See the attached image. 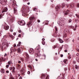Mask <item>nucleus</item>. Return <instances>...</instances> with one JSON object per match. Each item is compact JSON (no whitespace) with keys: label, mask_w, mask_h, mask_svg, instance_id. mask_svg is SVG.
<instances>
[{"label":"nucleus","mask_w":79,"mask_h":79,"mask_svg":"<svg viewBox=\"0 0 79 79\" xmlns=\"http://www.w3.org/2000/svg\"><path fill=\"white\" fill-rule=\"evenodd\" d=\"M7 22L10 23V24H11L13 23L14 21V19L10 17H7Z\"/></svg>","instance_id":"nucleus-1"},{"label":"nucleus","mask_w":79,"mask_h":79,"mask_svg":"<svg viewBox=\"0 0 79 79\" xmlns=\"http://www.w3.org/2000/svg\"><path fill=\"white\" fill-rule=\"evenodd\" d=\"M25 23H25V22L23 20H22L20 21H19L18 22V24H19L21 26H23L24 25Z\"/></svg>","instance_id":"nucleus-2"},{"label":"nucleus","mask_w":79,"mask_h":79,"mask_svg":"<svg viewBox=\"0 0 79 79\" xmlns=\"http://www.w3.org/2000/svg\"><path fill=\"white\" fill-rule=\"evenodd\" d=\"M66 32H68V30H67V29H65L64 31V36L63 37H66Z\"/></svg>","instance_id":"nucleus-3"},{"label":"nucleus","mask_w":79,"mask_h":79,"mask_svg":"<svg viewBox=\"0 0 79 79\" xmlns=\"http://www.w3.org/2000/svg\"><path fill=\"white\" fill-rule=\"evenodd\" d=\"M55 10L56 12H58L59 9H60V6L57 5L55 7Z\"/></svg>","instance_id":"nucleus-4"},{"label":"nucleus","mask_w":79,"mask_h":79,"mask_svg":"<svg viewBox=\"0 0 79 79\" xmlns=\"http://www.w3.org/2000/svg\"><path fill=\"white\" fill-rule=\"evenodd\" d=\"M57 23L59 26H64V23H61L60 21L58 22Z\"/></svg>","instance_id":"nucleus-5"},{"label":"nucleus","mask_w":79,"mask_h":79,"mask_svg":"<svg viewBox=\"0 0 79 79\" xmlns=\"http://www.w3.org/2000/svg\"><path fill=\"white\" fill-rule=\"evenodd\" d=\"M8 11V8L7 7H5L4 9L2 11V13H4V12H6Z\"/></svg>","instance_id":"nucleus-6"},{"label":"nucleus","mask_w":79,"mask_h":79,"mask_svg":"<svg viewBox=\"0 0 79 79\" xmlns=\"http://www.w3.org/2000/svg\"><path fill=\"white\" fill-rule=\"evenodd\" d=\"M7 40H5L3 42L2 45L3 46L5 45V44H7Z\"/></svg>","instance_id":"nucleus-7"},{"label":"nucleus","mask_w":79,"mask_h":79,"mask_svg":"<svg viewBox=\"0 0 79 79\" xmlns=\"http://www.w3.org/2000/svg\"><path fill=\"white\" fill-rule=\"evenodd\" d=\"M35 19V18H34V17L33 15H31L29 18L30 20H34Z\"/></svg>","instance_id":"nucleus-8"},{"label":"nucleus","mask_w":79,"mask_h":79,"mask_svg":"<svg viewBox=\"0 0 79 79\" xmlns=\"http://www.w3.org/2000/svg\"><path fill=\"white\" fill-rule=\"evenodd\" d=\"M43 24H44V25H48V22L47 20H45L43 22Z\"/></svg>","instance_id":"nucleus-9"},{"label":"nucleus","mask_w":79,"mask_h":79,"mask_svg":"<svg viewBox=\"0 0 79 79\" xmlns=\"http://www.w3.org/2000/svg\"><path fill=\"white\" fill-rule=\"evenodd\" d=\"M68 13H69V10H67L66 11H64V15H68Z\"/></svg>","instance_id":"nucleus-10"},{"label":"nucleus","mask_w":79,"mask_h":79,"mask_svg":"<svg viewBox=\"0 0 79 79\" xmlns=\"http://www.w3.org/2000/svg\"><path fill=\"white\" fill-rule=\"evenodd\" d=\"M4 29L6 30H8V29H9V26H5L4 27Z\"/></svg>","instance_id":"nucleus-11"},{"label":"nucleus","mask_w":79,"mask_h":79,"mask_svg":"<svg viewBox=\"0 0 79 79\" xmlns=\"http://www.w3.org/2000/svg\"><path fill=\"white\" fill-rule=\"evenodd\" d=\"M45 76H46L45 74H43L42 76H41L42 79H45Z\"/></svg>","instance_id":"nucleus-12"},{"label":"nucleus","mask_w":79,"mask_h":79,"mask_svg":"<svg viewBox=\"0 0 79 79\" xmlns=\"http://www.w3.org/2000/svg\"><path fill=\"white\" fill-rule=\"evenodd\" d=\"M9 79H14V78L11 73L10 74V78Z\"/></svg>","instance_id":"nucleus-13"},{"label":"nucleus","mask_w":79,"mask_h":79,"mask_svg":"<svg viewBox=\"0 0 79 79\" xmlns=\"http://www.w3.org/2000/svg\"><path fill=\"white\" fill-rule=\"evenodd\" d=\"M63 62L65 63V64H67L68 63V60H64L63 61Z\"/></svg>","instance_id":"nucleus-14"},{"label":"nucleus","mask_w":79,"mask_h":79,"mask_svg":"<svg viewBox=\"0 0 79 79\" xmlns=\"http://www.w3.org/2000/svg\"><path fill=\"white\" fill-rule=\"evenodd\" d=\"M14 13H17V10L16 9L14 8Z\"/></svg>","instance_id":"nucleus-15"},{"label":"nucleus","mask_w":79,"mask_h":79,"mask_svg":"<svg viewBox=\"0 0 79 79\" xmlns=\"http://www.w3.org/2000/svg\"><path fill=\"white\" fill-rule=\"evenodd\" d=\"M13 6H15V4H16V1H13Z\"/></svg>","instance_id":"nucleus-16"},{"label":"nucleus","mask_w":79,"mask_h":79,"mask_svg":"<svg viewBox=\"0 0 79 79\" xmlns=\"http://www.w3.org/2000/svg\"><path fill=\"white\" fill-rule=\"evenodd\" d=\"M18 53H20L21 52V49L19 48H18Z\"/></svg>","instance_id":"nucleus-17"},{"label":"nucleus","mask_w":79,"mask_h":79,"mask_svg":"<svg viewBox=\"0 0 79 79\" xmlns=\"http://www.w3.org/2000/svg\"><path fill=\"white\" fill-rule=\"evenodd\" d=\"M15 67H13V70H12V72H13V73H15Z\"/></svg>","instance_id":"nucleus-18"},{"label":"nucleus","mask_w":79,"mask_h":79,"mask_svg":"<svg viewBox=\"0 0 79 79\" xmlns=\"http://www.w3.org/2000/svg\"><path fill=\"white\" fill-rule=\"evenodd\" d=\"M1 72L2 73H5V70L3 69H2L1 70Z\"/></svg>","instance_id":"nucleus-19"},{"label":"nucleus","mask_w":79,"mask_h":79,"mask_svg":"<svg viewBox=\"0 0 79 79\" xmlns=\"http://www.w3.org/2000/svg\"><path fill=\"white\" fill-rule=\"evenodd\" d=\"M59 41L60 42V43H63V41L61 39H59Z\"/></svg>","instance_id":"nucleus-20"},{"label":"nucleus","mask_w":79,"mask_h":79,"mask_svg":"<svg viewBox=\"0 0 79 79\" xmlns=\"http://www.w3.org/2000/svg\"><path fill=\"white\" fill-rule=\"evenodd\" d=\"M65 6V4L64 3H62V8H64Z\"/></svg>","instance_id":"nucleus-21"},{"label":"nucleus","mask_w":79,"mask_h":79,"mask_svg":"<svg viewBox=\"0 0 79 79\" xmlns=\"http://www.w3.org/2000/svg\"><path fill=\"white\" fill-rule=\"evenodd\" d=\"M31 24V22H30V23H28L27 24V26L28 27H29Z\"/></svg>","instance_id":"nucleus-22"},{"label":"nucleus","mask_w":79,"mask_h":79,"mask_svg":"<svg viewBox=\"0 0 79 79\" xmlns=\"http://www.w3.org/2000/svg\"><path fill=\"white\" fill-rule=\"evenodd\" d=\"M46 76L47 77L45 79H49V75H47Z\"/></svg>","instance_id":"nucleus-23"},{"label":"nucleus","mask_w":79,"mask_h":79,"mask_svg":"<svg viewBox=\"0 0 79 79\" xmlns=\"http://www.w3.org/2000/svg\"><path fill=\"white\" fill-rule=\"evenodd\" d=\"M69 6H70V7H72V8L74 7V5H73V4H70V5H69Z\"/></svg>","instance_id":"nucleus-24"},{"label":"nucleus","mask_w":79,"mask_h":79,"mask_svg":"<svg viewBox=\"0 0 79 79\" xmlns=\"http://www.w3.org/2000/svg\"><path fill=\"white\" fill-rule=\"evenodd\" d=\"M33 10L34 11H36V10H37V9L36 7H34V8H33Z\"/></svg>","instance_id":"nucleus-25"},{"label":"nucleus","mask_w":79,"mask_h":79,"mask_svg":"<svg viewBox=\"0 0 79 79\" xmlns=\"http://www.w3.org/2000/svg\"><path fill=\"white\" fill-rule=\"evenodd\" d=\"M32 51H33V50L32 49H31L29 50V52L30 53H32Z\"/></svg>","instance_id":"nucleus-26"},{"label":"nucleus","mask_w":79,"mask_h":79,"mask_svg":"<svg viewBox=\"0 0 79 79\" xmlns=\"http://www.w3.org/2000/svg\"><path fill=\"white\" fill-rule=\"evenodd\" d=\"M42 44L43 45H45V42L44 41H43Z\"/></svg>","instance_id":"nucleus-27"},{"label":"nucleus","mask_w":79,"mask_h":79,"mask_svg":"<svg viewBox=\"0 0 79 79\" xmlns=\"http://www.w3.org/2000/svg\"><path fill=\"white\" fill-rule=\"evenodd\" d=\"M10 37H11L12 39H13V37H14V36H13V35H10Z\"/></svg>","instance_id":"nucleus-28"},{"label":"nucleus","mask_w":79,"mask_h":79,"mask_svg":"<svg viewBox=\"0 0 79 79\" xmlns=\"http://www.w3.org/2000/svg\"><path fill=\"white\" fill-rule=\"evenodd\" d=\"M75 68L76 69H77L78 68V67H77V66L76 65H75Z\"/></svg>","instance_id":"nucleus-29"},{"label":"nucleus","mask_w":79,"mask_h":79,"mask_svg":"<svg viewBox=\"0 0 79 79\" xmlns=\"http://www.w3.org/2000/svg\"><path fill=\"white\" fill-rule=\"evenodd\" d=\"M55 28L56 31H58V29H57V27H55Z\"/></svg>","instance_id":"nucleus-30"},{"label":"nucleus","mask_w":79,"mask_h":79,"mask_svg":"<svg viewBox=\"0 0 79 79\" xmlns=\"http://www.w3.org/2000/svg\"><path fill=\"white\" fill-rule=\"evenodd\" d=\"M11 61H9L8 62V64H11Z\"/></svg>","instance_id":"nucleus-31"},{"label":"nucleus","mask_w":79,"mask_h":79,"mask_svg":"<svg viewBox=\"0 0 79 79\" xmlns=\"http://www.w3.org/2000/svg\"><path fill=\"white\" fill-rule=\"evenodd\" d=\"M77 8H79V3L77 4Z\"/></svg>","instance_id":"nucleus-32"},{"label":"nucleus","mask_w":79,"mask_h":79,"mask_svg":"<svg viewBox=\"0 0 79 79\" xmlns=\"http://www.w3.org/2000/svg\"><path fill=\"white\" fill-rule=\"evenodd\" d=\"M18 69H19V68H20V65H19V64H18Z\"/></svg>","instance_id":"nucleus-33"},{"label":"nucleus","mask_w":79,"mask_h":79,"mask_svg":"<svg viewBox=\"0 0 79 79\" xmlns=\"http://www.w3.org/2000/svg\"><path fill=\"white\" fill-rule=\"evenodd\" d=\"M71 21H72V20L71 19H69V23H71Z\"/></svg>","instance_id":"nucleus-34"},{"label":"nucleus","mask_w":79,"mask_h":79,"mask_svg":"<svg viewBox=\"0 0 79 79\" xmlns=\"http://www.w3.org/2000/svg\"><path fill=\"white\" fill-rule=\"evenodd\" d=\"M76 16H77V18H79V15H77V14H76L75 15Z\"/></svg>","instance_id":"nucleus-35"},{"label":"nucleus","mask_w":79,"mask_h":79,"mask_svg":"<svg viewBox=\"0 0 79 79\" xmlns=\"http://www.w3.org/2000/svg\"><path fill=\"white\" fill-rule=\"evenodd\" d=\"M6 67L7 68H8V67H9V65H7L6 66Z\"/></svg>","instance_id":"nucleus-36"},{"label":"nucleus","mask_w":79,"mask_h":79,"mask_svg":"<svg viewBox=\"0 0 79 79\" xmlns=\"http://www.w3.org/2000/svg\"><path fill=\"white\" fill-rule=\"evenodd\" d=\"M56 45H55L54 46V47H53V48H54V49H55V48H56Z\"/></svg>","instance_id":"nucleus-37"},{"label":"nucleus","mask_w":79,"mask_h":79,"mask_svg":"<svg viewBox=\"0 0 79 79\" xmlns=\"http://www.w3.org/2000/svg\"><path fill=\"white\" fill-rule=\"evenodd\" d=\"M78 21V19H76L75 20V22H76V23Z\"/></svg>","instance_id":"nucleus-38"},{"label":"nucleus","mask_w":79,"mask_h":79,"mask_svg":"<svg viewBox=\"0 0 79 79\" xmlns=\"http://www.w3.org/2000/svg\"><path fill=\"white\" fill-rule=\"evenodd\" d=\"M77 61L78 62H79V58H77Z\"/></svg>","instance_id":"nucleus-39"},{"label":"nucleus","mask_w":79,"mask_h":79,"mask_svg":"<svg viewBox=\"0 0 79 79\" xmlns=\"http://www.w3.org/2000/svg\"><path fill=\"white\" fill-rule=\"evenodd\" d=\"M26 56H27V58H29V56L27 54L26 55Z\"/></svg>","instance_id":"nucleus-40"},{"label":"nucleus","mask_w":79,"mask_h":79,"mask_svg":"<svg viewBox=\"0 0 79 79\" xmlns=\"http://www.w3.org/2000/svg\"><path fill=\"white\" fill-rule=\"evenodd\" d=\"M13 34L14 35H15L16 34V33L15 32H14L13 33Z\"/></svg>","instance_id":"nucleus-41"},{"label":"nucleus","mask_w":79,"mask_h":79,"mask_svg":"<svg viewBox=\"0 0 79 79\" xmlns=\"http://www.w3.org/2000/svg\"><path fill=\"white\" fill-rule=\"evenodd\" d=\"M21 34L19 35H18L19 37H21Z\"/></svg>","instance_id":"nucleus-42"},{"label":"nucleus","mask_w":79,"mask_h":79,"mask_svg":"<svg viewBox=\"0 0 79 79\" xmlns=\"http://www.w3.org/2000/svg\"><path fill=\"white\" fill-rule=\"evenodd\" d=\"M16 44H15L14 45V47H16Z\"/></svg>","instance_id":"nucleus-43"},{"label":"nucleus","mask_w":79,"mask_h":79,"mask_svg":"<svg viewBox=\"0 0 79 79\" xmlns=\"http://www.w3.org/2000/svg\"><path fill=\"white\" fill-rule=\"evenodd\" d=\"M28 67L30 68H32V66H31V65L29 66Z\"/></svg>","instance_id":"nucleus-44"},{"label":"nucleus","mask_w":79,"mask_h":79,"mask_svg":"<svg viewBox=\"0 0 79 79\" xmlns=\"http://www.w3.org/2000/svg\"><path fill=\"white\" fill-rule=\"evenodd\" d=\"M20 45H21V44H18L17 45V46H18V47H19V46H20Z\"/></svg>","instance_id":"nucleus-45"},{"label":"nucleus","mask_w":79,"mask_h":79,"mask_svg":"<svg viewBox=\"0 0 79 79\" xmlns=\"http://www.w3.org/2000/svg\"><path fill=\"white\" fill-rule=\"evenodd\" d=\"M19 33H21V30H19Z\"/></svg>","instance_id":"nucleus-46"},{"label":"nucleus","mask_w":79,"mask_h":79,"mask_svg":"<svg viewBox=\"0 0 79 79\" xmlns=\"http://www.w3.org/2000/svg\"><path fill=\"white\" fill-rule=\"evenodd\" d=\"M76 50H77V52H79V49L77 48Z\"/></svg>","instance_id":"nucleus-47"},{"label":"nucleus","mask_w":79,"mask_h":79,"mask_svg":"<svg viewBox=\"0 0 79 79\" xmlns=\"http://www.w3.org/2000/svg\"><path fill=\"white\" fill-rule=\"evenodd\" d=\"M3 60L4 61H5V60H6V59L5 58H4L3 59Z\"/></svg>","instance_id":"nucleus-48"},{"label":"nucleus","mask_w":79,"mask_h":79,"mask_svg":"<svg viewBox=\"0 0 79 79\" xmlns=\"http://www.w3.org/2000/svg\"><path fill=\"white\" fill-rule=\"evenodd\" d=\"M42 40H43V41H44V40H45V39L44 38L42 39Z\"/></svg>","instance_id":"nucleus-49"},{"label":"nucleus","mask_w":79,"mask_h":79,"mask_svg":"<svg viewBox=\"0 0 79 79\" xmlns=\"http://www.w3.org/2000/svg\"><path fill=\"white\" fill-rule=\"evenodd\" d=\"M61 57H63V54H61L60 55Z\"/></svg>","instance_id":"nucleus-50"},{"label":"nucleus","mask_w":79,"mask_h":79,"mask_svg":"<svg viewBox=\"0 0 79 79\" xmlns=\"http://www.w3.org/2000/svg\"><path fill=\"white\" fill-rule=\"evenodd\" d=\"M6 73H9V71H6Z\"/></svg>","instance_id":"nucleus-51"},{"label":"nucleus","mask_w":79,"mask_h":79,"mask_svg":"<svg viewBox=\"0 0 79 79\" xmlns=\"http://www.w3.org/2000/svg\"><path fill=\"white\" fill-rule=\"evenodd\" d=\"M43 56H44V58H45L46 57V56H45V55H44Z\"/></svg>","instance_id":"nucleus-52"},{"label":"nucleus","mask_w":79,"mask_h":79,"mask_svg":"<svg viewBox=\"0 0 79 79\" xmlns=\"http://www.w3.org/2000/svg\"><path fill=\"white\" fill-rule=\"evenodd\" d=\"M2 15H0V19H1V18H2Z\"/></svg>","instance_id":"nucleus-53"},{"label":"nucleus","mask_w":79,"mask_h":79,"mask_svg":"<svg viewBox=\"0 0 79 79\" xmlns=\"http://www.w3.org/2000/svg\"><path fill=\"white\" fill-rule=\"evenodd\" d=\"M18 63H21V61H19Z\"/></svg>","instance_id":"nucleus-54"},{"label":"nucleus","mask_w":79,"mask_h":79,"mask_svg":"<svg viewBox=\"0 0 79 79\" xmlns=\"http://www.w3.org/2000/svg\"><path fill=\"white\" fill-rule=\"evenodd\" d=\"M21 43L20 42H19V44H20V45H21Z\"/></svg>","instance_id":"nucleus-55"},{"label":"nucleus","mask_w":79,"mask_h":79,"mask_svg":"<svg viewBox=\"0 0 79 79\" xmlns=\"http://www.w3.org/2000/svg\"><path fill=\"white\" fill-rule=\"evenodd\" d=\"M19 79H22V77L21 76L20 77Z\"/></svg>","instance_id":"nucleus-56"},{"label":"nucleus","mask_w":79,"mask_h":79,"mask_svg":"<svg viewBox=\"0 0 79 79\" xmlns=\"http://www.w3.org/2000/svg\"><path fill=\"white\" fill-rule=\"evenodd\" d=\"M35 61H38V60H37V59H35Z\"/></svg>","instance_id":"nucleus-57"},{"label":"nucleus","mask_w":79,"mask_h":79,"mask_svg":"<svg viewBox=\"0 0 79 79\" xmlns=\"http://www.w3.org/2000/svg\"><path fill=\"white\" fill-rule=\"evenodd\" d=\"M28 74H30V72L29 71L28 72Z\"/></svg>","instance_id":"nucleus-58"},{"label":"nucleus","mask_w":79,"mask_h":79,"mask_svg":"<svg viewBox=\"0 0 79 79\" xmlns=\"http://www.w3.org/2000/svg\"><path fill=\"white\" fill-rule=\"evenodd\" d=\"M77 56H79V54L77 53Z\"/></svg>","instance_id":"nucleus-59"},{"label":"nucleus","mask_w":79,"mask_h":79,"mask_svg":"<svg viewBox=\"0 0 79 79\" xmlns=\"http://www.w3.org/2000/svg\"><path fill=\"white\" fill-rule=\"evenodd\" d=\"M38 23H40V20H38Z\"/></svg>","instance_id":"nucleus-60"},{"label":"nucleus","mask_w":79,"mask_h":79,"mask_svg":"<svg viewBox=\"0 0 79 79\" xmlns=\"http://www.w3.org/2000/svg\"><path fill=\"white\" fill-rule=\"evenodd\" d=\"M60 48V49H61V50H62V49L63 48V46H62V47H61Z\"/></svg>","instance_id":"nucleus-61"},{"label":"nucleus","mask_w":79,"mask_h":79,"mask_svg":"<svg viewBox=\"0 0 79 79\" xmlns=\"http://www.w3.org/2000/svg\"><path fill=\"white\" fill-rule=\"evenodd\" d=\"M6 53H5V54L4 55V56H6Z\"/></svg>","instance_id":"nucleus-62"},{"label":"nucleus","mask_w":79,"mask_h":79,"mask_svg":"<svg viewBox=\"0 0 79 79\" xmlns=\"http://www.w3.org/2000/svg\"><path fill=\"white\" fill-rule=\"evenodd\" d=\"M64 52H67V50H65Z\"/></svg>","instance_id":"nucleus-63"},{"label":"nucleus","mask_w":79,"mask_h":79,"mask_svg":"<svg viewBox=\"0 0 79 79\" xmlns=\"http://www.w3.org/2000/svg\"><path fill=\"white\" fill-rule=\"evenodd\" d=\"M77 39H78V40H79V37H78L77 38Z\"/></svg>","instance_id":"nucleus-64"}]
</instances>
